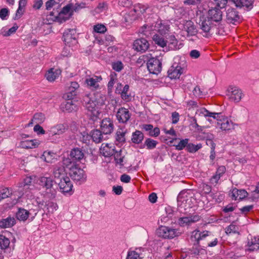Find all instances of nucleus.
<instances>
[{"label":"nucleus","mask_w":259,"mask_h":259,"mask_svg":"<svg viewBox=\"0 0 259 259\" xmlns=\"http://www.w3.org/2000/svg\"><path fill=\"white\" fill-rule=\"evenodd\" d=\"M198 112L200 114L205 117L217 119V125L223 131H229L234 128L235 124L228 117H223L221 113L211 112L203 108L200 109Z\"/></svg>","instance_id":"1"},{"label":"nucleus","mask_w":259,"mask_h":259,"mask_svg":"<svg viewBox=\"0 0 259 259\" xmlns=\"http://www.w3.org/2000/svg\"><path fill=\"white\" fill-rule=\"evenodd\" d=\"M63 164L69 168V175L73 181L78 182L79 184L86 181L87 177L85 171L76 164L70 161V159H64Z\"/></svg>","instance_id":"2"},{"label":"nucleus","mask_w":259,"mask_h":259,"mask_svg":"<svg viewBox=\"0 0 259 259\" xmlns=\"http://www.w3.org/2000/svg\"><path fill=\"white\" fill-rule=\"evenodd\" d=\"M90 96V95L84 96L83 102L88 110L87 114L93 120L95 121L98 118L100 112L97 105V102Z\"/></svg>","instance_id":"3"},{"label":"nucleus","mask_w":259,"mask_h":259,"mask_svg":"<svg viewBox=\"0 0 259 259\" xmlns=\"http://www.w3.org/2000/svg\"><path fill=\"white\" fill-rule=\"evenodd\" d=\"M38 184L45 190L46 194L50 198H55L56 195L55 183L50 177H42L38 180Z\"/></svg>","instance_id":"4"},{"label":"nucleus","mask_w":259,"mask_h":259,"mask_svg":"<svg viewBox=\"0 0 259 259\" xmlns=\"http://www.w3.org/2000/svg\"><path fill=\"white\" fill-rule=\"evenodd\" d=\"M142 60L145 61L147 60V69L150 73L154 74H158L159 73L162 69V62L159 59L155 58H152L148 60V56L146 55H143L141 56L139 60Z\"/></svg>","instance_id":"5"},{"label":"nucleus","mask_w":259,"mask_h":259,"mask_svg":"<svg viewBox=\"0 0 259 259\" xmlns=\"http://www.w3.org/2000/svg\"><path fill=\"white\" fill-rule=\"evenodd\" d=\"M68 129V126L64 124L59 123L50 127L47 131L49 139L52 142H56L60 138V136L64 133Z\"/></svg>","instance_id":"6"},{"label":"nucleus","mask_w":259,"mask_h":259,"mask_svg":"<svg viewBox=\"0 0 259 259\" xmlns=\"http://www.w3.org/2000/svg\"><path fill=\"white\" fill-rule=\"evenodd\" d=\"M156 233L158 236L164 239H172L179 236L181 234L178 229L162 226L156 230Z\"/></svg>","instance_id":"7"},{"label":"nucleus","mask_w":259,"mask_h":259,"mask_svg":"<svg viewBox=\"0 0 259 259\" xmlns=\"http://www.w3.org/2000/svg\"><path fill=\"white\" fill-rule=\"evenodd\" d=\"M226 95L230 101L235 103H239L244 97L242 91L236 86L229 87L227 90Z\"/></svg>","instance_id":"8"},{"label":"nucleus","mask_w":259,"mask_h":259,"mask_svg":"<svg viewBox=\"0 0 259 259\" xmlns=\"http://www.w3.org/2000/svg\"><path fill=\"white\" fill-rule=\"evenodd\" d=\"M211 21L219 22L222 21L223 12L221 9L215 6L209 9L207 12V17Z\"/></svg>","instance_id":"9"},{"label":"nucleus","mask_w":259,"mask_h":259,"mask_svg":"<svg viewBox=\"0 0 259 259\" xmlns=\"http://www.w3.org/2000/svg\"><path fill=\"white\" fill-rule=\"evenodd\" d=\"M79 87V85L77 82H71L66 93L63 95V98L67 100H73L77 96Z\"/></svg>","instance_id":"10"},{"label":"nucleus","mask_w":259,"mask_h":259,"mask_svg":"<svg viewBox=\"0 0 259 259\" xmlns=\"http://www.w3.org/2000/svg\"><path fill=\"white\" fill-rule=\"evenodd\" d=\"M63 41L69 47L75 45L77 43L75 30L73 29H69L64 32Z\"/></svg>","instance_id":"11"},{"label":"nucleus","mask_w":259,"mask_h":259,"mask_svg":"<svg viewBox=\"0 0 259 259\" xmlns=\"http://www.w3.org/2000/svg\"><path fill=\"white\" fill-rule=\"evenodd\" d=\"M198 24L200 29L201 30L200 33L203 34L204 36H207L210 33L212 25L210 20L207 18H203V19H200Z\"/></svg>","instance_id":"12"},{"label":"nucleus","mask_w":259,"mask_h":259,"mask_svg":"<svg viewBox=\"0 0 259 259\" xmlns=\"http://www.w3.org/2000/svg\"><path fill=\"white\" fill-rule=\"evenodd\" d=\"M58 183L60 191L63 193H69L72 190L73 185L68 177L62 179Z\"/></svg>","instance_id":"13"},{"label":"nucleus","mask_w":259,"mask_h":259,"mask_svg":"<svg viewBox=\"0 0 259 259\" xmlns=\"http://www.w3.org/2000/svg\"><path fill=\"white\" fill-rule=\"evenodd\" d=\"M100 127L103 134H110L114 129L113 122L109 118H104L101 121Z\"/></svg>","instance_id":"14"},{"label":"nucleus","mask_w":259,"mask_h":259,"mask_svg":"<svg viewBox=\"0 0 259 259\" xmlns=\"http://www.w3.org/2000/svg\"><path fill=\"white\" fill-rule=\"evenodd\" d=\"M116 116L119 122L126 123L130 119L131 114L127 109L121 107L117 111Z\"/></svg>","instance_id":"15"},{"label":"nucleus","mask_w":259,"mask_h":259,"mask_svg":"<svg viewBox=\"0 0 259 259\" xmlns=\"http://www.w3.org/2000/svg\"><path fill=\"white\" fill-rule=\"evenodd\" d=\"M133 48L138 52H145L149 48V44L147 39L141 38L135 40Z\"/></svg>","instance_id":"16"},{"label":"nucleus","mask_w":259,"mask_h":259,"mask_svg":"<svg viewBox=\"0 0 259 259\" xmlns=\"http://www.w3.org/2000/svg\"><path fill=\"white\" fill-rule=\"evenodd\" d=\"M226 19L228 23L235 24L239 22L240 16L235 9L229 8L226 11Z\"/></svg>","instance_id":"17"},{"label":"nucleus","mask_w":259,"mask_h":259,"mask_svg":"<svg viewBox=\"0 0 259 259\" xmlns=\"http://www.w3.org/2000/svg\"><path fill=\"white\" fill-rule=\"evenodd\" d=\"M84 154L82 150L79 148H73L71 150L70 153V161L75 163L77 161H79L83 158Z\"/></svg>","instance_id":"18"},{"label":"nucleus","mask_w":259,"mask_h":259,"mask_svg":"<svg viewBox=\"0 0 259 259\" xmlns=\"http://www.w3.org/2000/svg\"><path fill=\"white\" fill-rule=\"evenodd\" d=\"M58 15L59 22L60 23L68 20L72 15V13L71 12V6L70 5H67L64 7L58 13Z\"/></svg>","instance_id":"19"},{"label":"nucleus","mask_w":259,"mask_h":259,"mask_svg":"<svg viewBox=\"0 0 259 259\" xmlns=\"http://www.w3.org/2000/svg\"><path fill=\"white\" fill-rule=\"evenodd\" d=\"M183 71V69L180 66L173 65L168 71V75L171 79L179 78Z\"/></svg>","instance_id":"20"},{"label":"nucleus","mask_w":259,"mask_h":259,"mask_svg":"<svg viewBox=\"0 0 259 259\" xmlns=\"http://www.w3.org/2000/svg\"><path fill=\"white\" fill-rule=\"evenodd\" d=\"M100 150L104 156L110 157L115 153V147L109 144H102Z\"/></svg>","instance_id":"21"},{"label":"nucleus","mask_w":259,"mask_h":259,"mask_svg":"<svg viewBox=\"0 0 259 259\" xmlns=\"http://www.w3.org/2000/svg\"><path fill=\"white\" fill-rule=\"evenodd\" d=\"M230 195L232 199L240 200L246 197L248 193L244 189L238 190L237 188H234L232 190Z\"/></svg>","instance_id":"22"},{"label":"nucleus","mask_w":259,"mask_h":259,"mask_svg":"<svg viewBox=\"0 0 259 259\" xmlns=\"http://www.w3.org/2000/svg\"><path fill=\"white\" fill-rule=\"evenodd\" d=\"M102 80L101 76H94L92 77H88L85 79V82L92 90H96L99 87V82Z\"/></svg>","instance_id":"23"},{"label":"nucleus","mask_w":259,"mask_h":259,"mask_svg":"<svg viewBox=\"0 0 259 259\" xmlns=\"http://www.w3.org/2000/svg\"><path fill=\"white\" fill-rule=\"evenodd\" d=\"M209 233L207 231L200 232L196 230L192 232L191 238L196 241V244H198L200 240L204 239L209 235Z\"/></svg>","instance_id":"24"},{"label":"nucleus","mask_w":259,"mask_h":259,"mask_svg":"<svg viewBox=\"0 0 259 259\" xmlns=\"http://www.w3.org/2000/svg\"><path fill=\"white\" fill-rule=\"evenodd\" d=\"M184 29L187 31L188 35H195L198 32L194 23L191 20L186 21L184 24Z\"/></svg>","instance_id":"25"},{"label":"nucleus","mask_w":259,"mask_h":259,"mask_svg":"<svg viewBox=\"0 0 259 259\" xmlns=\"http://www.w3.org/2000/svg\"><path fill=\"white\" fill-rule=\"evenodd\" d=\"M247 249L249 251L259 250V236L251 237L248 241Z\"/></svg>","instance_id":"26"},{"label":"nucleus","mask_w":259,"mask_h":259,"mask_svg":"<svg viewBox=\"0 0 259 259\" xmlns=\"http://www.w3.org/2000/svg\"><path fill=\"white\" fill-rule=\"evenodd\" d=\"M254 1L255 0H237L234 1V3L237 7L240 8L245 7L247 10H250L253 7Z\"/></svg>","instance_id":"27"},{"label":"nucleus","mask_w":259,"mask_h":259,"mask_svg":"<svg viewBox=\"0 0 259 259\" xmlns=\"http://www.w3.org/2000/svg\"><path fill=\"white\" fill-rule=\"evenodd\" d=\"M160 20L157 21L151 25L145 24L140 30V32L145 34V32L148 31H156L158 32Z\"/></svg>","instance_id":"28"},{"label":"nucleus","mask_w":259,"mask_h":259,"mask_svg":"<svg viewBox=\"0 0 259 259\" xmlns=\"http://www.w3.org/2000/svg\"><path fill=\"white\" fill-rule=\"evenodd\" d=\"M16 223V220L14 217H9L6 219L0 220V227L1 228H7L13 227Z\"/></svg>","instance_id":"29"},{"label":"nucleus","mask_w":259,"mask_h":259,"mask_svg":"<svg viewBox=\"0 0 259 259\" xmlns=\"http://www.w3.org/2000/svg\"><path fill=\"white\" fill-rule=\"evenodd\" d=\"M144 138V134L141 131L136 130L132 134L131 141L134 144H139L142 142Z\"/></svg>","instance_id":"30"},{"label":"nucleus","mask_w":259,"mask_h":259,"mask_svg":"<svg viewBox=\"0 0 259 259\" xmlns=\"http://www.w3.org/2000/svg\"><path fill=\"white\" fill-rule=\"evenodd\" d=\"M62 108L64 111L68 112L76 111L78 109L77 106L73 103L72 100H68L65 104H62Z\"/></svg>","instance_id":"31"},{"label":"nucleus","mask_w":259,"mask_h":259,"mask_svg":"<svg viewBox=\"0 0 259 259\" xmlns=\"http://www.w3.org/2000/svg\"><path fill=\"white\" fill-rule=\"evenodd\" d=\"M53 174L56 179H59V181L67 176L65 175V169L63 166H56L54 169Z\"/></svg>","instance_id":"32"},{"label":"nucleus","mask_w":259,"mask_h":259,"mask_svg":"<svg viewBox=\"0 0 259 259\" xmlns=\"http://www.w3.org/2000/svg\"><path fill=\"white\" fill-rule=\"evenodd\" d=\"M158 142L151 138H146L144 144L141 146V148H146L148 150H151L154 149L157 145Z\"/></svg>","instance_id":"33"},{"label":"nucleus","mask_w":259,"mask_h":259,"mask_svg":"<svg viewBox=\"0 0 259 259\" xmlns=\"http://www.w3.org/2000/svg\"><path fill=\"white\" fill-rule=\"evenodd\" d=\"M102 131L99 130H95L91 133V138L93 141L96 143H99L102 142L103 136L102 134Z\"/></svg>","instance_id":"34"},{"label":"nucleus","mask_w":259,"mask_h":259,"mask_svg":"<svg viewBox=\"0 0 259 259\" xmlns=\"http://www.w3.org/2000/svg\"><path fill=\"white\" fill-rule=\"evenodd\" d=\"M29 214V211L24 208H19L16 213V217L19 221H25L28 219Z\"/></svg>","instance_id":"35"},{"label":"nucleus","mask_w":259,"mask_h":259,"mask_svg":"<svg viewBox=\"0 0 259 259\" xmlns=\"http://www.w3.org/2000/svg\"><path fill=\"white\" fill-rule=\"evenodd\" d=\"M126 131L120 128L117 130L116 133V141L119 143H124L125 142V135Z\"/></svg>","instance_id":"36"},{"label":"nucleus","mask_w":259,"mask_h":259,"mask_svg":"<svg viewBox=\"0 0 259 259\" xmlns=\"http://www.w3.org/2000/svg\"><path fill=\"white\" fill-rule=\"evenodd\" d=\"M57 11L52 12L50 14L46 16V21L44 23L46 24H51L54 21H57L59 22V15Z\"/></svg>","instance_id":"37"},{"label":"nucleus","mask_w":259,"mask_h":259,"mask_svg":"<svg viewBox=\"0 0 259 259\" xmlns=\"http://www.w3.org/2000/svg\"><path fill=\"white\" fill-rule=\"evenodd\" d=\"M10 241L8 238L5 236L0 234V249L5 250L7 249L10 245Z\"/></svg>","instance_id":"38"},{"label":"nucleus","mask_w":259,"mask_h":259,"mask_svg":"<svg viewBox=\"0 0 259 259\" xmlns=\"http://www.w3.org/2000/svg\"><path fill=\"white\" fill-rule=\"evenodd\" d=\"M153 40L155 44L163 48L166 45V40H164L162 37L158 35V34H155L153 35Z\"/></svg>","instance_id":"39"},{"label":"nucleus","mask_w":259,"mask_h":259,"mask_svg":"<svg viewBox=\"0 0 259 259\" xmlns=\"http://www.w3.org/2000/svg\"><path fill=\"white\" fill-rule=\"evenodd\" d=\"M129 90V85L126 84L123 87V89L121 93V97L122 100L128 102L131 100V95L128 93Z\"/></svg>","instance_id":"40"},{"label":"nucleus","mask_w":259,"mask_h":259,"mask_svg":"<svg viewBox=\"0 0 259 259\" xmlns=\"http://www.w3.org/2000/svg\"><path fill=\"white\" fill-rule=\"evenodd\" d=\"M55 154L51 152H45L42 155L44 160L48 163H53L56 160Z\"/></svg>","instance_id":"41"},{"label":"nucleus","mask_w":259,"mask_h":259,"mask_svg":"<svg viewBox=\"0 0 259 259\" xmlns=\"http://www.w3.org/2000/svg\"><path fill=\"white\" fill-rule=\"evenodd\" d=\"M12 193V190L8 188L0 189V201L10 197Z\"/></svg>","instance_id":"42"},{"label":"nucleus","mask_w":259,"mask_h":259,"mask_svg":"<svg viewBox=\"0 0 259 259\" xmlns=\"http://www.w3.org/2000/svg\"><path fill=\"white\" fill-rule=\"evenodd\" d=\"M202 148L201 144L194 145L192 143L188 144L186 150L190 153H195Z\"/></svg>","instance_id":"43"},{"label":"nucleus","mask_w":259,"mask_h":259,"mask_svg":"<svg viewBox=\"0 0 259 259\" xmlns=\"http://www.w3.org/2000/svg\"><path fill=\"white\" fill-rule=\"evenodd\" d=\"M46 119L45 115L42 113H35L33 117V120L37 124H40L45 121Z\"/></svg>","instance_id":"44"},{"label":"nucleus","mask_w":259,"mask_h":259,"mask_svg":"<svg viewBox=\"0 0 259 259\" xmlns=\"http://www.w3.org/2000/svg\"><path fill=\"white\" fill-rule=\"evenodd\" d=\"M32 183V178L31 177H26L24 179L23 183L20 187H23V190H25V193L27 192V190L30 189L29 187Z\"/></svg>","instance_id":"45"},{"label":"nucleus","mask_w":259,"mask_h":259,"mask_svg":"<svg viewBox=\"0 0 259 259\" xmlns=\"http://www.w3.org/2000/svg\"><path fill=\"white\" fill-rule=\"evenodd\" d=\"M189 141V140L188 139L180 140L177 145H175L176 149L178 150H182L185 147L187 148Z\"/></svg>","instance_id":"46"},{"label":"nucleus","mask_w":259,"mask_h":259,"mask_svg":"<svg viewBox=\"0 0 259 259\" xmlns=\"http://www.w3.org/2000/svg\"><path fill=\"white\" fill-rule=\"evenodd\" d=\"M140 253L136 250H130L128 251L126 259H141Z\"/></svg>","instance_id":"47"},{"label":"nucleus","mask_w":259,"mask_h":259,"mask_svg":"<svg viewBox=\"0 0 259 259\" xmlns=\"http://www.w3.org/2000/svg\"><path fill=\"white\" fill-rule=\"evenodd\" d=\"M57 73L53 72V69H50L48 72L46 74V77L47 79L49 81H53L57 78Z\"/></svg>","instance_id":"48"},{"label":"nucleus","mask_w":259,"mask_h":259,"mask_svg":"<svg viewBox=\"0 0 259 259\" xmlns=\"http://www.w3.org/2000/svg\"><path fill=\"white\" fill-rule=\"evenodd\" d=\"M91 135H89L87 133L84 132L80 133L79 137L80 141L83 143L88 144L90 141Z\"/></svg>","instance_id":"49"},{"label":"nucleus","mask_w":259,"mask_h":259,"mask_svg":"<svg viewBox=\"0 0 259 259\" xmlns=\"http://www.w3.org/2000/svg\"><path fill=\"white\" fill-rule=\"evenodd\" d=\"M37 145L36 140L26 141L23 142V146L26 148H34Z\"/></svg>","instance_id":"50"},{"label":"nucleus","mask_w":259,"mask_h":259,"mask_svg":"<svg viewBox=\"0 0 259 259\" xmlns=\"http://www.w3.org/2000/svg\"><path fill=\"white\" fill-rule=\"evenodd\" d=\"M178 222L181 227L185 226H190V222L189 220V216L181 217L178 219Z\"/></svg>","instance_id":"51"},{"label":"nucleus","mask_w":259,"mask_h":259,"mask_svg":"<svg viewBox=\"0 0 259 259\" xmlns=\"http://www.w3.org/2000/svg\"><path fill=\"white\" fill-rule=\"evenodd\" d=\"M158 28V33L161 35L166 34L169 29V27L167 25L163 24L161 20H160L159 26Z\"/></svg>","instance_id":"52"},{"label":"nucleus","mask_w":259,"mask_h":259,"mask_svg":"<svg viewBox=\"0 0 259 259\" xmlns=\"http://www.w3.org/2000/svg\"><path fill=\"white\" fill-rule=\"evenodd\" d=\"M112 67L113 70L120 72L123 69V65L121 61H117L112 63Z\"/></svg>","instance_id":"53"},{"label":"nucleus","mask_w":259,"mask_h":259,"mask_svg":"<svg viewBox=\"0 0 259 259\" xmlns=\"http://www.w3.org/2000/svg\"><path fill=\"white\" fill-rule=\"evenodd\" d=\"M237 230L238 228L236 225L231 224L226 228L225 231L227 234H229L231 233H236L238 232Z\"/></svg>","instance_id":"54"},{"label":"nucleus","mask_w":259,"mask_h":259,"mask_svg":"<svg viewBox=\"0 0 259 259\" xmlns=\"http://www.w3.org/2000/svg\"><path fill=\"white\" fill-rule=\"evenodd\" d=\"M94 30L96 32L103 33L106 31V28L103 24H97L94 26Z\"/></svg>","instance_id":"55"},{"label":"nucleus","mask_w":259,"mask_h":259,"mask_svg":"<svg viewBox=\"0 0 259 259\" xmlns=\"http://www.w3.org/2000/svg\"><path fill=\"white\" fill-rule=\"evenodd\" d=\"M61 0H49L46 3L47 10H50L55 5L59 4Z\"/></svg>","instance_id":"56"},{"label":"nucleus","mask_w":259,"mask_h":259,"mask_svg":"<svg viewBox=\"0 0 259 259\" xmlns=\"http://www.w3.org/2000/svg\"><path fill=\"white\" fill-rule=\"evenodd\" d=\"M201 216L197 214L189 215V220L190 222V225L198 222L201 219Z\"/></svg>","instance_id":"57"},{"label":"nucleus","mask_w":259,"mask_h":259,"mask_svg":"<svg viewBox=\"0 0 259 259\" xmlns=\"http://www.w3.org/2000/svg\"><path fill=\"white\" fill-rule=\"evenodd\" d=\"M9 14V11L7 8H3L0 10V18L4 20H7Z\"/></svg>","instance_id":"58"},{"label":"nucleus","mask_w":259,"mask_h":259,"mask_svg":"<svg viewBox=\"0 0 259 259\" xmlns=\"http://www.w3.org/2000/svg\"><path fill=\"white\" fill-rule=\"evenodd\" d=\"M217 7L223 9L226 7L228 0H214Z\"/></svg>","instance_id":"59"},{"label":"nucleus","mask_w":259,"mask_h":259,"mask_svg":"<svg viewBox=\"0 0 259 259\" xmlns=\"http://www.w3.org/2000/svg\"><path fill=\"white\" fill-rule=\"evenodd\" d=\"M18 28V26L14 25L12 27L10 28L8 30L6 31L5 33L3 34L4 36H9L11 35L12 34L14 33L17 29Z\"/></svg>","instance_id":"60"},{"label":"nucleus","mask_w":259,"mask_h":259,"mask_svg":"<svg viewBox=\"0 0 259 259\" xmlns=\"http://www.w3.org/2000/svg\"><path fill=\"white\" fill-rule=\"evenodd\" d=\"M160 134V129L156 127L152 128L151 131L149 133V136L150 137H156L159 136Z\"/></svg>","instance_id":"61"},{"label":"nucleus","mask_w":259,"mask_h":259,"mask_svg":"<svg viewBox=\"0 0 259 259\" xmlns=\"http://www.w3.org/2000/svg\"><path fill=\"white\" fill-rule=\"evenodd\" d=\"M201 188L202 192L204 194H209L211 191V187L206 184H202Z\"/></svg>","instance_id":"62"},{"label":"nucleus","mask_w":259,"mask_h":259,"mask_svg":"<svg viewBox=\"0 0 259 259\" xmlns=\"http://www.w3.org/2000/svg\"><path fill=\"white\" fill-rule=\"evenodd\" d=\"M226 170V169L225 166H219L217 169L215 174L222 177L223 175L225 173Z\"/></svg>","instance_id":"63"},{"label":"nucleus","mask_w":259,"mask_h":259,"mask_svg":"<svg viewBox=\"0 0 259 259\" xmlns=\"http://www.w3.org/2000/svg\"><path fill=\"white\" fill-rule=\"evenodd\" d=\"M253 196V199H256L259 198V182L257 183L255 190L252 192Z\"/></svg>","instance_id":"64"}]
</instances>
